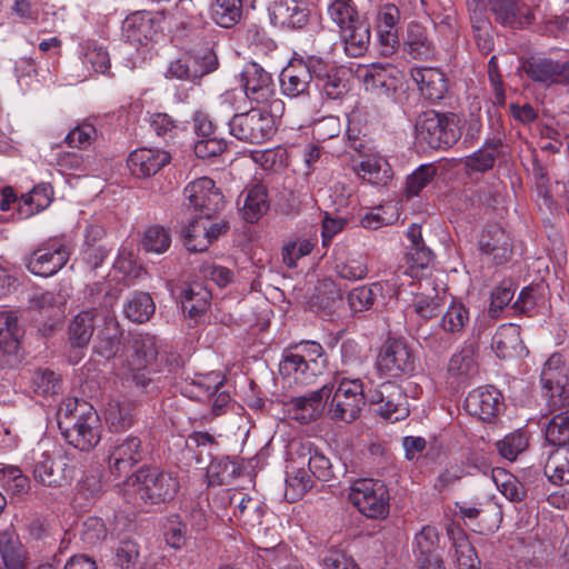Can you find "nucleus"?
I'll return each mask as SVG.
<instances>
[{
  "label": "nucleus",
  "instance_id": "1",
  "mask_svg": "<svg viewBox=\"0 0 569 569\" xmlns=\"http://www.w3.org/2000/svg\"><path fill=\"white\" fill-rule=\"evenodd\" d=\"M360 379L342 378L338 387L325 385L319 390L295 397L287 403L290 418L302 425L318 419L327 409L330 419L352 422L366 405Z\"/></svg>",
  "mask_w": 569,
  "mask_h": 569
},
{
  "label": "nucleus",
  "instance_id": "2",
  "mask_svg": "<svg viewBox=\"0 0 569 569\" xmlns=\"http://www.w3.org/2000/svg\"><path fill=\"white\" fill-rule=\"evenodd\" d=\"M58 427L63 439L81 451L93 449L101 439L100 417L84 400H64L58 410Z\"/></svg>",
  "mask_w": 569,
  "mask_h": 569
},
{
  "label": "nucleus",
  "instance_id": "3",
  "mask_svg": "<svg viewBox=\"0 0 569 569\" xmlns=\"http://www.w3.org/2000/svg\"><path fill=\"white\" fill-rule=\"evenodd\" d=\"M179 481L171 473L157 468H140L122 486L124 500L140 510L172 500Z\"/></svg>",
  "mask_w": 569,
  "mask_h": 569
},
{
  "label": "nucleus",
  "instance_id": "4",
  "mask_svg": "<svg viewBox=\"0 0 569 569\" xmlns=\"http://www.w3.org/2000/svg\"><path fill=\"white\" fill-rule=\"evenodd\" d=\"M326 365L327 357L319 342L301 341L283 350L279 372L289 386L307 387L323 373Z\"/></svg>",
  "mask_w": 569,
  "mask_h": 569
},
{
  "label": "nucleus",
  "instance_id": "5",
  "mask_svg": "<svg viewBox=\"0 0 569 569\" xmlns=\"http://www.w3.org/2000/svg\"><path fill=\"white\" fill-rule=\"evenodd\" d=\"M415 129L419 142L431 149H448L461 137V120L453 112L428 110L417 118Z\"/></svg>",
  "mask_w": 569,
  "mask_h": 569
},
{
  "label": "nucleus",
  "instance_id": "6",
  "mask_svg": "<svg viewBox=\"0 0 569 569\" xmlns=\"http://www.w3.org/2000/svg\"><path fill=\"white\" fill-rule=\"evenodd\" d=\"M348 499L367 518L385 519L389 515L390 493L382 480L372 478L356 480L350 486Z\"/></svg>",
  "mask_w": 569,
  "mask_h": 569
},
{
  "label": "nucleus",
  "instance_id": "7",
  "mask_svg": "<svg viewBox=\"0 0 569 569\" xmlns=\"http://www.w3.org/2000/svg\"><path fill=\"white\" fill-rule=\"evenodd\" d=\"M228 126L231 136L248 143H262L276 132L273 116L256 108L234 114Z\"/></svg>",
  "mask_w": 569,
  "mask_h": 569
},
{
  "label": "nucleus",
  "instance_id": "8",
  "mask_svg": "<svg viewBox=\"0 0 569 569\" xmlns=\"http://www.w3.org/2000/svg\"><path fill=\"white\" fill-rule=\"evenodd\" d=\"M70 246L59 239H51L41 243L30 254L23 258L28 271L38 277H52L69 261Z\"/></svg>",
  "mask_w": 569,
  "mask_h": 569
},
{
  "label": "nucleus",
  "instance_id": "9",
  "mask_svg": "<svg viewBox=\"0 0 569 569\" xmlns=\"http://www.w3.org/2000/svg\"><path fill=\"white\" fill-rule=\"evenodd\" d=\"M376 369L392 378L411 376L416 370V356L405 339L388 338L379 351Z\"/></svg>",
  "mask_w": 569,
  "mask_h": 569
},
{
  "label": "nucleus",
  "instance_id": "10",
  "mask_svg": "<svg viewBox=\"0 0 569 569\" xmlns=\"http://www.w3.org/2000/svg\"><path fill=\"white\" fill-rule=\"evenodd\" d=\"M217 67V56L210 49H204L197 53L184 52L168 63L164 77L170 80L177 79L196 82L203 76L214 71Z\"/></svg>",
  "mask_w": 569,
  "mask_h": 569
},
{
  "label": "nucleus",
  "instance_id": "11",
  "mask_svg": "<svg viewBox=\"0 0 569 569\" xmlns=\"http://www.w3.org/2000/svg\"><path fill=\"white\" fill-rule=\"evenodd\" d=\"M368 399L376 406L377 413L387 421L397 422L409 416L407 395L396 382H382L369 392Z\"/></svg>",
  "mask_w": 569,
  "mask_h": 569
},
{
  "label": "nucleus",
  "instance_id": "12",
  "mask_svg": "<svg viewBox=\"0 0 569 569\" xmlns=\"http://www.w3.org/2000/svg\"><path fill=\"white\" fill-rule=\"evenodd\" d=\"M32 476L43 487L62 488L71 482L73 468L66 456L41 452L33 456Z\"/></svg>",
  "mask_w": 569,
  "mask_h": 569
},
{
  "label": "nucleus",
  "instance_id": "13",
  "mask_svg": "<svg viewBox=\"0 0 569 569\" xmlns=\"http://www.w3.org/2000/svg\"><path fill=\"white\" fill-rule=\"evenodd\" d=\"M467 4L469 11L480 10L482 13L488 6L497 22L513 29L529 26L535 20L532 10L518 0H467Z\"/></svg>",
  "mask_w": 569,
  "mask_h": 569
},
{
  "label": "nucleus",
  "instance_id": "14",
  "mask_svg": "<svg viewBox=\"0 0 569 569\" xmlns=\"http://www.w3.org/2000/svg\"><path fill=\"white\" fill-rule=\"evenodd\" d=\"M183 196L188 204L199 211L203 218H211L224 207L222 192L208 177L189 182L183 189Z\"/></svg>",
  "mask_w": 569,
  "mask_h": 569
},
{
  "label": "nucleus",
  "instance_id": "15",
  "mask_svg": "<svg viewBox=\"0 0 569 569\" xmlns=\"http://www.w3.org/2000/svg\"><path fill=\"white\" fill-rule=\"evenodd\" d=\"M290 457L293 463L308 466V472L320 481L333 478V466L326 453L309 440H293L290 443Z\"/></svg>",
  "mask_w": 569,
  "mask_h": 569
},
{
  "label": "nucleus",
  "instance_id": "16",
  "mask_svg": "<svg viewBox=\"0 0 569 569\" xmlns=\"http://www.w3.org/2000/svg\"><path fill=\"white\" fill-rule=\"evenodd\" d=\"M144 457V448L139 437L117 439L108 449V468L117 477L127 475Z\"/></svg>",
  "mask_w": 569,
  "mask_h": 569
},
{
  "label": "nucleus",
  "instance_id": "17",
  "mask_svg": "<svg viewBox=\"0 0 569 569\" xmlns=\"http://www.w3.org/2000/svg\"><path fill=\"white\" fill-rule=\"evenodd\" d=\"M241 82L246 97L257 104H281V101L273 99L276 88L271 74L256 62L246 64L241 72Z\"/></svg>",
  "mask_w": 569,
  "mask_h": 569
},
{
  "label": "nucleus",
  "instance_id": "18",
  "mask_svg": "<svg viewBox=\"0 0 569 569\" xmlns=\"http://www.w3.org/2000/svg\"><path fill=\"white\" fill-rule=\"evenodd\" d=\"M465 408L471 416L491 422L503 408V397L493 386L479 387L468 393Z\"/></svg>",
  "mask_w": 569,
  "mask_h": 569
},
{
  "label": "nucleus",
  "instance_id": "19",
  "mask_svg": "<svg viewBox=\"0 0 569 569\" xmlns=\"http://www.w3.org/2000/svg\"><path fill=\"white\" fill-rule=\"evenodd\" d=\"M358 77L362 80L367 91L389 96L400 84V71L392 64L375 62L358 69Z\"/></svg>",
  "mask_w": 569,
  "mask_h": 569
},
{
  "label": "nucleus",
  "instance_id": "20",
  "mask_svg": "<svg viewBox=\"0 0 569 569\" xmlns=\"http://www.w3.org/2000/svg\"><path fill=\"white\" fill-rule=\"evenodd\" d=\"M413 555L418 569H446L435 527L425 526L415 537Z\"/></svg>",
  "mask_w": 569,
  "mask_h": 569
},
{
  "label": "nucleus",
  "instance_id": "21",
  "mask_svg": "<svg viewBox=\"0 0 569 569\" xmlns=\"http://www.w3.org/2000/svg\"><path fill=\"white\" fill-rule=\"evenodd\" d=\"M97 317L98 326L94 351L106 359L113 358L121 347L122 330L120 325L109 309H100Z\"/></svg>",
  "mask_w": 569,
  "mask_h": 569
},
{
  "label": "nucleus",
  "instance_id": "22",
  "mask_svg": "<svg viewBox=\"0 0 569 569\" xmlns=\"http://www.w3.org/2000/svg\"><path fill=\"white\" fill-rule=\"evenodd\" d=\"M269 10L274 24L292 30L306 27L310 18L306 0H276Z\"/></svg>",
  "mask_w": 569,
  "mask_h": 569
},
{
  "label": "nucleus",
  "instance_id": "23",
  "mask_svg": "<svg viewBox=\"0 0 569 569\" xmlns=\"http://www.w3.org/2000/svg\"><path fill=\"white\" fill-rule=\"evenodd\" d=\"M171 160V154L158 148H139L133 150L127 160L132 176L149 178L160 171Z\"/></svg>",
  "mask_w": 569,
  "mask_h": 569
},
{
  "label": "nucleus",
  "instance_id": "24",
  "mask_svg": "<svg viewBox=\"0 0 569 569\" xmlns=\"http://www.w3.org/2000/svg\"><path fill=\"white\" fill-rule=\"evenodd\" d=\"M100 309H90L78 313L69 325V341L74 349L73 362L77 363L82 358L81 350L86 348L98 326V313Z\"/></svg>",
  "mask_w": 569,
  "mask_h": 569
},
{
  "label": "nucleus",
  "instance_id": "25",
  "mask_svg": "<svg viewBox=\"0 0 569 569\" xmlns=\"http://www.w3.org/2000/svg\"><path fill=\"white\" fill-rule=\"evenodd\" d=\"M521 69L532 81L545 86L566 83L563 63L543 56L526 59Z\"/></svg>",
  "mask_w": 569,
  "mask_h": 569
},
{
  "label": "nucleus",
  "instance_id": "26",
  "mask_svg": "<svg viewBox=\"0 0 569 569\" xmlns=\"http://www.w3.org/2000/svg\"><path fill=\"white\" fill-rule=\"evenodd\" d=\"M540 380L542 388L547 391L550 398H567L569 391V377L568 368L566 367L563 357L559 353H553L545 363Z\"/></svg>",
  "mask_w": 569,
  "mask_h": 569
},
{
  "label": "nucleus",
  "instance_id": "27",
  "mask_svg": "<svg viewBox=\"0 0 569 569\" xmlns=\"http://www.w3.org/2000/svg\"><path fill=\"white\" fill-rule=\"evenodd\" d=\"M156 34L154 18L149 11L133 12L122 22V37L132 46H147Z\"/></svg>",
  "mask_w": 569,
  "mask_h": 569
},
{
  "label": "nucleus",
  "instance_id": "28",
  "mask_svg": "<svg viewBox=\"0 0 569 569\" xmlns=\"http://www.w3.org/2000/svg\"><path fill=\"white\" fill-rule=\"evenodd\" d=\"M479 249L496 264L507 262L512 254L511 239L499 226H489L483 230L479 239Z\"/></svg>",
  "mask_w": 569,
  "mask_h": 569
},
{
  "label": "nucleus",
  "instance_id": "29",
  "mask_svg": "<svg viewBox=\"0 0 569 569\" xmlns=\"http://www.w3.org/2000/svg\"><path fill=\"white\" fill-rule=\"evenodd\" d=\"M411 78L421 96L430 102L440 101L448 91L447 79L437 68H413Z\"/></svg>",
  "mask_w": 569,
  "mask_h": 569
},
{
  "label": "nucleus",
  "instance_id": "30",
  "mask_svg": "<svg viewBox=\"0 0 569 569\" xmlns=\"http://www.w3.org/2000/svg\"><path fill=\"white\" fill-rule=\"evenodd\" d=\"M402 46L403 51L412 59L428 60L436 53V47L427 28L418 22H410L407 26Z\"/></svg>",
  "mask_w": 569,
  "mask_h": 569
},
{
  "label": "nucleus",
  "instance_id": "31",
  "mask_svg": "<svg viewBox=\"0 0 569 569\" xmlns=\"http://www.w3.org/2000/svg\"><path fill=\"white\" fill-rule=\"evenodd\" d=\"M158 355V345L154 336L137 333L132 336L128 367L131 371L146 370Z\"/></svg>",
  "mask_w": 569,
  "mask_h": 569
},
{
  "label": "nucleus",
  "instance_id": "32",
  "mask_svg": "<svg viewBox=\"0 0 569 569\" xmlns=\"http://www.w3.org/2000/svg\"><path fill=\"white\" fill-rule=\"evenodd\" d=\"M23 336L18 311L0 310V351L6 355L17 353Z\"/></svg>",
  "mask_w": 569,
  "mask_h": 569
},
{
  "label": "nucleus",
  "instance_id": "33",
  "mask_svg": "<svg viewBox=\"0 0 569 569\" xmlns=\"http://www.w3.org/2000/svg\"><path fill=\"white\" fill-rule=\"evenodd\" d=\"M311 80L302 60H293L280 73L283 94L296 98L308 94Z\"/></svg>",
  "mask_w": 569,
  "mask_h": 569
},
{
  "label": "nucleus",
  "instance_id": "34",
  "mask_svg": "<svg viewBox=\"0 0 569 569\" xmlns=\"http://www.w3.org/2000/svg\"><path fill=\"white\" fill-rule=\"evenodd\" d=\"M238 204H241L240 211L247 222H257L269 209L267 188L260 183L247 188L241 193Z\"/></svg>",
  "mask_w": 569,
  "mask_h": 569
},
{
  "label": "nucleus",
  "instance_id": "35",
  "mask_svg": "<svg viewBox=\"0 0 569 569\" xmlns=\"http://www.w3.org/2000/svg\"><path fill=\"white\" fill-rule=\"evenodd\" d=\"M335 270L341 279L362 280L369 272L368 257L357 250H342L336 257Z\"/></svg>",
  "mask_w": 569,
  "mask_h": 569
},
{
  "label": "nucleus",
  "instance_id": "36",
  "mask_svg": "<svg viewBox=\"0 0 569 569\" xmlns=\"http://www.w3.org/2000/svg\"><path fill=\"white\" fill-rule=\"evenodd\" d=\"M492 349L501 359L518 357L525 346L520 337V327L513 323L500 326L492 337Z\"/></svg>",
  "mask_w": 569,
  "mask_h": 569
},
{
  "label": "nucleus",
  "instance_id": "37",
  "mask_svg": "<svg viewBox=\"0 0 569 569\" xmlns=\"http://www.w3.org/2000/svg\"><path fill=\"white\" fill-rule=\"evenodd\" d=\"M223 382L224 378L217 371L197 375L186 383L183 393L199 401L211 400L212 396L223 387Z\"/></svg>",
  "mask_w": 569,
  "mask_h": 569
},
{
  "label": "nucleus",
  "instance_id": "38",
  "mask_svg": "<svg viewBox=\"0 0 569 569\" xmlns=\"http://www.w3.org/2000/svg\"><path fill=\"white\" fill-rule=\"evenodd\" d=\"M286 475L284 497L289 502L301 499L313 487L311 475L303 466L293 463L291 459Z\"/></svg>",
  "mask_w": 569,
  "mask_h": 569
},
{
  "label": "nucleus",
  "instance_id": "39",
  "mask_svg": "<svg viewBox=\"0 0 569 569\" xmlns=\"http://www.w3.org/2000/svg\"><path fill=\"white\" fill-rule=\"evenodd\" d=\"M52 188L49 183H39L22 194L18 201V213L21 219L29 218L46 209L52 200Z\"/></svg>",
  "mask_w": 569,
  "mask_h": 569
},
{
  "label": "nucleus",
  "instance_id": "40",
  "mask_svg": "<svg viewBox=\"0 0 569 569\" xmlns=\"http://www.w3.org/2000/svg\"><path fill=\"white\" fill-rule=\"evenodd\" d=\"M355 172L371 184L385 186L391 178V169L386 160L379 157H367L353 166Z\"/></svg>",
  "mask_w": 569,
  "mask_h": 569
},
{
  "label": "nucleus",
  "instance_id": "41",
  "mask_svg": "<svg viewBox=\"0 0 569 569\" xmlns=\"http://www.w3.org/2000/svg\"><path fill=\"white\" fill-rule=\"evenodd\" d=\"M345 41V51L350 57L362 56L370 43V26L367 21L360 20L341 31Z\"/></svg>",
  "mask_w": 569,
  "mask_h": 569
},
{
  "label": "nucleus",
  "instance_id": "42",
  "mask_svg": "<svg viewBox=\"0 0 569 569\" xmlns=\"http://www.w3.org/2000/svg\"><path fill=\"white\" fill-rule=\"evenodd\" d=\"M0 555L8 569H24L26 552L13 531L0 532Z\"/></svg>",
  "mask_w": 569,
  "mask_h": 569
},
{
  "label": "nucleus",
  "instance_id": "43",
  "mask_svg": "<svg viewBox=\"0 0 569 569\" xmlns=\"http://www.w3.org/2000/svg\"><path fill=\"white\" fill-rule=\"evenodd\" d=\"M475 353L476 347L469 345L452 355L448 363V373L461 381L472 378L478 372Z\"/></svg>",
  "mask_w": 569,
  "mask_h": 569
},
{
  "label": "nucleus",
  "instance_id": "44",
  "mask_svg": "<svg viewBox=\"0 0 569 569\" xmlns=\"http://www.w3.org/2000/svg\"><path fill=\"white\" fill-rule=\"evenodd\" d=\"M501 146L502 140L500 138L486 140L481 149L466 158V168L473 172H486L492 169Z\"/></svg>",
  "mask_w": 569,
  "mask_h": 569
},
{
  "label": "nucleus",
  "instance_id": "45",
  "mask_svg": "<svg viewBox=\"0 0 569 569\" xmlns=\"http://www.w3.org/2000/svg\"><path fill=\"white\" fill-rule=\"evenodd\" d=\"M212 20L222 28H232L242 17V0H213Z\"/></svg>",
  "mask_w": 569,
  "mask_h": 569
},
{
  "label": "nucleus",
  "instance_id": "46",
  "mask_svg": "<svg viewBox=\"0 0 569 569\" xmlns=\"http://www.w3.org/2000/svg\"><path fill=\"white\" fill-rule=\"evenodd\" d=\"M470 321L469 309L460 301L451 300L440 320L446 333L460 335Z\"/></svg>",
  "mask_w": 569,
  "mask_h": 569
},
{
  "label": "nucleus",
  "instance_id": "47",
  "mask_svg": "<svg viewBox=\"0 0 569 569\" xmlns=\"http://www.w3.org/2000/svg\"><path fill=\"white\" fill-rule=\"evenodd\" d=\"M154 310L156 306L151 296L141 291L134 292L123 306L126 317L138 323L148 321Z\"/></svg>",
  "mask_w": 569,
  "mask_h": 569
},
{
  "label": "nucleus",
  "instance_id": "48",
  "mask_svg": "<svg viewBox=\"0 0 569 569\" xmlns=\"http://www.w3.org/2000/svg\"><path fill=\"white\" fill-rule=\"evenodd\" d=\"M210 300V291L196 283L184 290L182 309L190 318H198L209 309Z\"/></svg>",
  "mask_w": 569,
  "mask_h": 569
},
{
  "label": "nucleus",
  "instance_id": "49",
  "mask_svg": "<svg viewBox=\"0 0 569 569\" xmlns=\"http://www.w3.org/2000/svg\"><path fill=\"white\" fill-rule=\"evenodd\" d=\"M104 417L113 431L128 429L133 423L132 405L129 401L112 399L106 407Z\"/></svg>",
  "mask_w": 569,
  "mask_h": 569
},
{
  "label": "nucleus",
  "instance_id": "50",
  "mask_svg": "<svg viewBox=\"0 0 569 569\" xmlns=\"http://www.w3.org/2000/svg\"><path fill=\"white\" fill-rule=\"evenodd\" d=\"M382 290L380 282H372L369 286L352 289L347 296L349 308L353 313L371 309L377 297L382 295Z\"/></svg>",
  "mask_w": 569,
  "mask_h": 569
},
{
  "label": "nucleus",
  "instance_id": "51",
  "mask_svg": "<svg viewBox=\"0 0 569 569\" xmlns=\"http://www.w3.org/2000/svg\"><path fill=\"white\" fill-rule=\"evenodd\" d=\"M186 248L191 252H202L210 246L203 217L193 219L181 230Z\"/></svg>",
  "mask_w": 569,
  "mask_h": 569
},
{
  "label": "nucleus",
  "instance_id": "52",
  "mask_svg": "<svg viewBox=\"0 0 569 569\" xmlns=\"http://www.w3.org/2000/svg\"><path fill=\"white\" fill-rule=\"evenodd\" d=\"M528 446L529 436L521 430L510 432L496 442L499 455L509 461H515L520 453L527 450Z\"/></svg>",
  "mask_w": 569,
  "mask_h": 569
},
{
  "label": "nucleus",
  "instance_id": "53",
  "mask_svg": "<svg viewBox=\"0 0 569 569\" xmlns=\"http://www.w3.org/2000/svg\"><path fill=\"white\" fill-rule=\"evenodd\" d=\"M327 11L340 32L361 20L352 0H331Z\"/></svg>",
  "mask_w": 569,
  "mask_h": 569
},
{
  "label": "nucleus",
  "instance_id": "54",
  "mask_svg": "<svg viewBox=\"0 0 569 569\" xmlns=\"http://www.w3.org/2000/svg\"><path fill=\"white\" fill-rule=\"evenodd\" d=\"M470 19L479 50L483 54L490 53L495 47L491 22L480 10L470 11Z\"/></svg>",
  "mask_w": 569,
  "mask_h": 569
},
{
  "label": "nucleus",
  "instance_id": "55",
  "mask_svg": "<svg viewBox=\"0 0 569 569\" xmlns=\"http://www.w3.org/2000/svg\"><path fill=\"white\" fill-rule=\"evenodd\" d=\"M61 376L49 368H41L32 373L31 388L38 395H57L61 390Z\"/></svg>",
  "mask_w": 569,
  "mask_h": 569
},
{
  "label": "nucleus",
  "instance_id": "56",
  "mask_svg": "<svg viewBox=\"0 0 569 569\" xmlns=\"http://www.w3.org/2000/svg\"><path fill=\"white\" fill-rule=\"evenodd\" d=\"M545 475L555 485L569 483V449L557 450L548 458Z\"/></svg>",
  "mask_w": 569,
  "mask_h": 569
},
{
  "label": "nucleus",
  "instance_id": "57",
  "mask_svg": "<svg viewBox=\"0 0 569 569\" xmlns=\"http://www.w3.org/2000/svg\"><path fill=\"white\" fill-rule=\"evenodd\" d=\"M546 440L553 446H566L569 442V410L553 416L545 429Z\"/></svg>",
  "mask_w": 569,
  "mask_h": 569
},
{
  "label": "nucleus",
  "instance_id": "58",
  "mask_svg": "<svg viewBox=\"0 0 569 569\" xmlns=\"http://www.w3.org/2000/svg\"><path fill=\"white\" fill-rule=\"evenodd\" d=\"M458 569H480V560L472 545L463 532L453 537Z\"/></svg>",
  "mask_w": 569,
  "mask_h": 569
},
{
  "label": "nucleus",
  "instance_id": "59",
  "mask_svg": "<svg viewBox=\"0 0 569 569\" xmlns=\"http://www.w3.org/2000/svg\"><path fill=\"white\" fill-rule=\"evenodd\" d=\"M141 244L147 252L160 254L169 249L171 237L166 228L152 226L146 230Z\"/></svg>",
  "mask_w": 569,
  "mask_h": 569
},
{
  "label": "nucleus",
  "instance_id": "60",
  "mask_svg": "<svg viewBox=\"0 0 569 569\" xmlns=\"http://www.w3.org/2000/svg\"><path fill=\"white\" fill-rule=\"evenodd\" d=\"M445 290H442V295L439 292H436L433 296L419 293L413 299L412 308L422 319H432L439 313L441 306L445 303Z\"/></svg>",
  "mask_w": 569,
  "mask_h": 569
},
{
  "label": "nucleus",
  "instance_id": "61",
  "mask_svg": "<svg viewBox=\"0 0 569 569\" xmlns=\"http://www.w3.org/2000/svg\"><path fill=\"white\" fill-rule=\"evenodd\" d=\"M0 486L12 495H23L29 489V478L18 467L0 469Z\"/></svg>",
  "mask_w": 569,
  "mask_h": 569
},
{
  "label": "nucleus",
  "instance_id": "62",
  "mask_svg": "<svg viewBox=\"0 0 569 569\" xmlns=\"http://www.w3.org/2000/svg\"><path fill=\"white\" fill-rule=\"evenodd\" d=\"M437 168L432 163L419 166L406 181V193L408 197L418 196L436 177Z\"/></svg>",
  "mask_w": 569,
  "mask_h": 569
},
{
  "label": "nucleus",
  "instance_id": "63",
  "mask_svg": "<svg viewBox=\"0 0 569 569\" xmlns=\"http://www.w3.org/2000/svg\"><path fill=\"white\" fill-rule=\"evenodd\" d=\"M398 219L395 206H378L371 209L361 218V226L367 229H379L382 226L391 224Z\"/></svg>",
  "mask_w": 569,
  "mask_h": 569
},
{
  "label": "nucleus",
  "instance_id": "64",
  "mask_svg": "<svg viewBox=\"0 0 569 569\" xmlns=\"http://www.w3.org/2000/svg\"><path fill=\"white\" fill-rule=\"evenodd\" d=\"M80 538L89 547L101 543L107 538V528L102 519L98 517L87 518L82 523Z\"/></svg>",
  "mask_w": 569,
  "mask_h": 569
}]
</instances>
